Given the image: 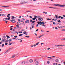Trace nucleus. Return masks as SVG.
Listing matches in <instances>:
<instances>
[{
    "label": "nucleus",
    "instance_id": "obj_33",
    "mask_svg": "<svg viewBox=\"0 0 65 65\" xmlns=\"http://www.w3.org/2000/svg\"><path fill=\"white\" fill-rule=\"evenodd\" d=\"M35 22H36L35 21H32V23H35Z\"/></svg>",
    "mask_w": 65,
    "mask_h": 65
},
{
    "label": "nucleus",
    "instance_id": "obj_3",
    "mask_svg": "<svg viewBox=\"0 0 65 65\" xmlns=\"http://www.w3.org/2000/svg\"><path fill=\"white\" fill-rule=\"evenodd\" d=\"M10 21H11V22H12V23H15L16 22V21L14 20V19H12V20H10Z\"/></svg>",
    "mask_w": 65,
    "mask_h": 65
},
{
    "label": "nucleus",
    "instance_id": "obj_24",
    "mask_svg": "<svg viewBox=\"0 0 65 65\" xmlns=\"http://www.w3.org/2000/svg\"><path fill=\"white\" fill-rule=\"evenodd\" d=\"M22 24L23 26H25V23L24 22H23Z\"/></svg>",
    "mask_w": 65,
    "mask_h": 65
},
{
    "label": "nucleus",
    "instance_id": "obj_1",
    "mask_svg": "<svg viewBox=\"0 0 65 65\" xmlns=\"http://www.w3.org/2000/svg\"><path fill=\"white\" fill-rule=\"evenodd\" d=\"M11 33L12 34H15L16 33V31L15 30V29H13L12 31H11Z\"/></svg>",
    "mask_w": 65,
    "mask_h": 65
},
{
    "label": "nucleus",
    "instance_id": "obj_12",
    "mask_svg": "<svg viewBox=\"0 0 65 65\" xmlns=\"http://www.w3.org/2000/svg\"><path fill=\"white\" fill-rule=\"evenodd\" d=\"M36 65H38V61H36Z\"/></svg>",
    "mask_w": 65,
    "mask_h": 65
},
{
    "label": "nucleus",
    "instance_id": "obj_4",
    "mask_svg": "<svg viewBox=\"0 0 65 65\" xmlns=\"http://www.w3.org/2000/svg\"><path fill=\"white\" fill-rule=\"evenodd\" d=\"M44 35H43V34L42 35H40V36H39V37H37L36 38H37V39H38V38H40V37H42L43 36H44Z\"/></svg>",
    "mask_w": 65,
    "mask_h": 65
},
{
    "label": "nucleus",
    "instance_id": "obj_17",
    "mask_svg": "<svg viewBox=\"0 0 65 65\" xmlns=\"http://www.w3.org/2000/svg\"><path fill=\"white\" fill-rule=\"evenodd\" d=\"M52 8H53V9H57L58 8H56V7H53Z\"/></svg>",
    "mask_w": 65,
    "mask_h": 65
},
{
    "label": "nucleus",
    "instance_id": "obj_62",
    "mask_svg": "<svg viewBox=\"0 0 65 65\" xmlns=\"http://www.w3.org/2000/svg\"><path fill=\"white\" fill-rule=\"evenodd\" d=\"M52 61H54V59H52Z\"/></svg>",
    "mask_w": 65,
    "mask_h": 65
},
{
    "label": "nucleus",
    "instance_id": "obj_57",
    "mask_svg": "<svg viewBox=\"0 0 65 65\" xmlns=\"http://www.w3.org/2000/svg\"><path fill=\"white\" fill-rule=\"evenodd\" d=\"M55 29H56L57 30H58V29L57 28V27H56L55 28Z\"/></svg>",
    "mask_w": 65,
    "mask_h": 65
},
{
    "label": "nucleus",
    "instance_id": "obj_29",
    "mask_svg": "<svg viewBox=\"0 0 65 65\" xmlns=\"http://www.w3.org/2000/svg\"><path fill=\"white\" fill-rule=\"evenodd\" d=\"M23 34H26V31H24L23 32Z\"/></svg>",
    "mask_w": 65,
    "mask_h": 65
},
{
    "label": "nucleus",
    "instance_id": "obj_46",
    "mask_svg": "<svg viewBox=\"0 0 65 65\" xmlns=\"http://www.w3.org/2000/svg\"><path fill=\"white\" fill-rule=\"evenodd\" d=\"M63 28V26H61L60 27V29H61V28Z\"/></svg>",
    "mask_w": 65,
    "mask_h": 65
},
{
    "label": "nucleus",
    "instance_id": "obj_5",
    "mask_svg": "<svg viewBox=\"0 0 65 65\" xmlns=\"http://www.w3.org/2000/svg\"><path fill=\"white\" fill-rule=\"evenodd\" d=\"M6 39H3L1 41V42H4L5 41H6Z\"/></svg>",
    "mask_w": 65,
    "mask_h": 65
},
{
    "label": "nucleus",
    "instance_id": "obj_18",
    "mask_svg": "<svg viewBox=\"0 0 65 65\" xmlns=\"http://www.w3.org/2000/svg\"><path fill=\"white\" fill-rule=\"evenodd\" d=\"M63 5H59V6L60 7H63Z\"/></svg>",
    "mask_w": 65,
    "mask_h": 65
},
{
    "label": "nucleus",
    "instance_id": "obj_61",
    "mask_svg": "<svg viewBox=\"0 0 65 65\" xmlns=\"http://www.w3.org/2000/svg\"><path fill=\"white\" fill-rule=\"evenodd\" d=\"M22 41H23V40H21V41H20V42H22Z\"/></svg>",
    "mask_w": 65,
    "mask_h": 65
},
{
    "label": "nucleus",
    "instance_id": "obj_51",
    "mask_svg": "<svg viewBox=\"0 0 65 65\" xmlns=\"http://www.w3.org/2000/svg\"><path fill=\"white\" fill-rule=\"evenodd\" d=\"M55 25H57L58 24V23L57 22H56L55 23Z\"/></svg>",
    "mask_w": 65,
    "mask_h": 65
},
{
    "label": "nucleus",
    "instance_id": "obj_63",
    "mask_svg": "<svg viewBox=\"0 0 65 65\" xmlns=\"http://www.w3.org/2000/svg\"><path fill=\"white\" fill-rule=\"evenodd\" d=\"M8 22V21H6V24H7V22Z\"/></svg>",
    "mask_w": 65,
    "mask_h": 65
},
{
    "label": "nucleus",
    "instance_id": "obj_64",
    "mask_svg": "<svg viewBox=\"0 0 65 65\" xmlns=\"http://www.w3.org/2000/svg\"><path fill=\"white\" fill-rule=\"evenodd\" d=\"M62 40H65V38L62 39Z\"/></svg>",
    "mask_w": 65,
    "mask_h": 65
},
{
    "label": "nucleus",
    "instance_id": "obj_9",
    "mask_svg": "<svg viewBox=\"0 0 65 65\" xmlns=\"http://www.w3.org/2000/svg\"><path fill=\"white\" fill-rule=\"evenodd\" d=\"M59 5H60L59 4H56L54 5L56 6H59Z\"/></svg>",
    "mask_w": 65,
    "mask_h": 65
},
{
    "label": "nucleus",
    "instance_id": "obj_54",
    "mask_svg": "<svg viewBox=\"0 0 65 65\" xmlns=\"http://www.w3.org/2000/svg\"><path fill=\"white\" fill-rule=\"evenodd\" d=\"M33 46H34V47L36 46V44H35L33 45Z\"/></svg>",
    "mask_w": 65,
    "mask_h": 65
},
{
    "label": "nucleus",
    "instance_id": "obj_43",
    "mask_svg": "<svg viewBox=\"0 0 65 65\" xmlns=\"http://www.w3.org/2000/svg\"><path fill=\"white\" fill-rule=\"evenodd\" d=\"M10 18H8L7 19V20H10Z\"/></svg>",
    "mask_w": 65,
    "mask_h": 65
},
{
    "label": "nucleus",
    "instance_id": "obj_10",
    "mask_svg": "<svg viewBox=\"0 0 65 65\" xmlns=\"http://www.w3.org/2000/svg\"><path fill=\"white\" fill-rule=\"evenodd\" d=\"M55 61L56 62H59V60H58V59H56L55 60Z\"/></svg>",
    "mask_w": 65,
    "mask_h": 65
},
{
    "label": "nucleus",
    "instance_id": "obj_40",
    "mask_svg": "<svg viewBox=\"0 0 65 65\" xmlns=\"http://www.w3.org/2000/svg\"><path fill=\"white\" fill-rule=\"evenodd\" d=\"M7 17H8V18H10V17L8 15H7Z\"/></svg>",
    "mask_w": 65,
    "mask_h": 65
},
{
    "label": "nucleus",
    "instance_id": "obj_23",
    "mask_svg": "<svg viewBox=\"0 0 65 65\" xmlns=\"http://www.w3.org/2000/svg\"><path fill=\"white\" fill-rule=\"evenodd\" d=\"M3 21H7V20H6L5 18L3 20Z\"/></svg>",
    "mask_w": 65,
    "mask_h": 65
},
{
    "label": "nucleus",
    "instance_id": "obj_49",
    "mask_svg": "<svg viewBox=\"0 0 65 65\" xmlns=\"http://www.w3.org/2000/svg\"><path fill=\"white\" fill-rule=\"evenodd\" d=\"M14 16H12V19H14Z\"/></svg>",
    "mask_w": 65,
    "mask_h": 65
},
{
    "label": "nucleus",
    "instance_id": "obj_30",
    "mask_svg": "<svg viewBox=\"0 0 65 65\" xmlns=\"http://www.w3.org/2000/svg\"><path fill=\"white\" fill-rule=\"evenodd\" d=\"M47 21L51 20V19H49V18H48L47 19Z\"/></svg>",
    "mask_w": 65,
    "mask_h": 65
},
{
    "label": "nucleus",
    "instance_id": "obj_48",
    "mask_svg": "<svg viewBox=\"0 0 65 65\" xmlns=\"http://www.w3.org/2000/svg\"><path fill=\"white\" fill-rule=\"evenodd\" d=\"M30 22H32V20H30Z\"/></svg>",
    "mask_w": 65,
    "mask_h": 65
},
{
    "label": "nucleus",
    "instance_id": "obj_25",
    "mask_svg": "<svg viewBox=\"0 0 65 65\" xmlns=\"http://www.w3.org/2000/svg\"><path fill=\"white\" fill-rule=\"evenodd\" d=\"M55 15L56 18H57V19H58V16L56 15Z\"/></svg>",
    "mask_w": 65,
    "mask_h": 65
},
{
    "label": "nucleus",
    "instance_id": "obj_19",
    "mask_svg": "<svg viewBox=\"0 0 65 65\" xmlns=\"http://www.w3.org/2000/svg\"><path fill=\"white\" fill-rule=\"evenodd\" d=\"M6 37H7V38H10V37H9V36L7 35H6Z\"/></svg>",
    "mask_w": 65,
    "mask_h": 65
},
{
    "label": "nucleus",
    "instance_id": "obj_8",
    "mask_svg": "<svg viewBox=\"0 0 65 65\" xmlns=\"http://www.w3.org/2000/svg\"><path fill=\"white\" fill-rule=\"evenodd\" d=\"M55 46H57V47H58L59 46H62V45H55Z\"/></svg>",
    "mask_w": 65,
    "mask_h": 65
},
{
    "label": "nucleus",
    "instance_id": "obj_35",
    "mask_svg": "<svg viewBox=\"0 0 65 65\" xmlns=\"http://www.w3.org/2000/svg\"><path fill=\"white\" fill-rule=\"evenodd\" d=\"M38 18H41V17H40V16H39V15H38Z\"/></svg>",
    "mask_w": 65,
    "mask_h": 65
},
{
    "label": "nucleus",
    "instance_id": "obj_58",
    "mask_svg": "<svg viewBox=\"0 0 65 65\" xmlns=\"http://www.w3.org/2000/svg\"><path fill=\"white\" fill-rule=\"evenodd\" d=\"M63 17H61V19H63Z\"/></svg>",
    "mask_w": 65,
    "mask_h": 65
},
{
    "label": "nucleus",
    "instance_id": "obj_6",
    "mask_svg": "<svg viewBox=\"0 0 65 65\" xmlns=\"http://www.w3.org/2000/svg\"><path fill=\"white\" fill-rule=\"evenodd\" d=\"M29 22H30L29 20H27L25 21V23H27V24H29Z\"/></svg>",
    "mask_w": 65,
    "mask_h": 65
},
{
    "label": "nucleus",
    "instance_id": "obj_13",
    "mask_svg": "<svg viewBox=\"0 0 65 65\" xmlns=\"http://www.w3.org/2000/svg\"><path fill=\"white\" fill-rule=\"evenodd\" d=\"M29 62L30 63H32V62H33V60L32 59H30L29 60Z\"/></svg>",
    "mask_w": 65,
    "mask_h": 65
},
{
    "label": "nucleus",
    "instance_id": "obj_22",
    "mask_svg": "<svg viewBox=\"0 0 65 65\" xmlns=\"http://www.w3.org/2000/svg\"><path fill=\"white\" fill-rule=\"evenodd\" d=\"M23 35V34H20L19 35V36H22V35Z\"/></svg>",
    "mask_w": 65,
    "mask_h": 65
},
{
    "label": "nucleus",
    "instance_id": "obj_28",
    "mask_svg": "<svg viewBox=\"0 0 65 65\" xmlns=\"http://www.w3.org/2000/svg\"><path fill=\"white\" fill-rule=\"evenodd\" d=\"M31 26H33V25H34V24L32 23L31 24Z\"/></svg>",
    "mask_w": 65,
    "mask_h": 65
},
{
    "label": "nucleus",
    "instance_id": "obj_45",
    "mask_svg": "<svg viewBox=\"0 0 65 65\" xmlns=\"http://www.w3.org/2000/svg\"><path fill=\"white\" fill-rule=\"evenodd\" d=\"M47 64H50V61H47Z\"/></svg>",
    "mask_w": 65,
    "mask_h": 65
},
{
    "label": "nucleus",
    "instance_id": "obj_14",
    "mask_svg": "<svg viewBox=\"0 0 65 65\" xmlns=\"http://www.w3.org/2000/svg\"><path fill=\"white\" fill-rule=\"evenodd\" d=\"M25 37L27 38H29L30 37V36H25Z\"/></svg>",
    "mask_w": 65,
    "mask_h": 65
},
{
    "label": "nucleus",
    "instance_id": "obj_41",
    "mask_svg": "<svg viewBox=\"0 0 65 65\" xmlns=\"http://www.w3.org/2000/svg\"><path fill=\"white\" fill-rule=\"evenodd\" d=\"M25 62L23 61L22 62V64H25Z\"/></svg>",
    "mask_w": 65,
    "mask_h": 65
},
{
    "label": "nucleus",
    "instance_id": "obj_39",
    "mask_svg": "<svg viewBox=\"0 0 65 65\" xmlns=\"http://www.w3.org/2000/svg\"><path fill=\"white\" fill-rule=\"evenodd\" d=\"M61 31H65V29H62Z\"/></svg>",
    "mask_w": 65,
    "mask_h": 65
},
{
    "label": "nucleus",
    "instance_id": "obj_52",
    "mask_svg": "<svg viewBox=\"0 0 65 65\" xmlns=\"http://www.w3.org/2000/svg\"><path fill=\"white\" fill-rule=\"evenodd\" d=\"M61 17L60 16H59L58 17L59 19H60L61 18Z\"/></svg>",
    "mask_w": 65,
    "mask_h": 65
},
{
    "label": "nucleus",
    "instance_id": "obj_44",
    "mask_svg": "<svg viewBox=\"0 0 65 65\" xmlns=\"http://www.w3.org/2000/svg\"><path fill=\"white\" fill-rule=\"evenodd\" d=\"M32 28H34V25H32V26L31 27Z\"/></svg>",
    "mask_w": 65,
    "mask_h": 65
},
{
    "label": "nucleus",
    "instance_id": "obj_15",
    "mask_svg": "<svg viewBox=\"0 0 65 65\" xmlns=\"http://www.w3.org/2000/svg\"><path fill=\"white\" fill-rule=\"evenodd\" d=\"M36 19V18H32V19L33 20H35V19Z\"/></svg>",
    "mask_w": 65,
    "mask_h": 65
},
{
    "label": "nucleus",
    "instance_id": "obj_20",
    "mask_svg": "<svg viewBox=\"0 0 65 65\" xmlns=\"http://www.w3.org/2000/svg\"><path fill=\"white\" fill-rule=\"evenodd\" d=\"M16 26L17 27H18V28H19V25L18 24Z\"/></svg>",
    "mask_w": 65,
    "mask_h": 65
},
{
    "label": "nucleus",
    "instance_id": "obj_11",
    "mask_svg": "<svg viewBox=\"0 0 65 65\" xmlns=\"http://www.w3.org/2000/svg\"><path fill=\"white\" fill-rule=\"evenodd\" d=\"M17 24L19 25H21L22 24V23L19 22H17Z\"/></svg>",
    "mask_w": 65,
    "mask_h": 65
},
{
    "label": "nucleus",
    "instance_id": "obj_59",
    "mask_svg": "<svg viewBox=\"0 0 65 65\" xmlns=\"http://www.w3.org/2000/svg\"><path fill=\"white\" fill-rule=\"evenodd\" d=\"M53 24H54V25H55V22H54L53 23Z\"/></svg>",
    "mask_w": 65,
    "mask_h": 65
},
{
    "label": "nucleus",
    "instance_id": "obj_16",
    "mask_svg": "<svg viewBox=\"0 0 65 65\" xmlns=\"http://www.w3.org/2000/svg\"><path fill=\"white\" fill-rule=\"evenodd\" d=\"M39 43V42H38V43H36V45H38Z\"/></svg>",
    "mask_w": 65,
    "mask_h": 65
},
{
    "label": "nucleus",
    "instance_id": "obj_42",
    "mask_svg": "<svg viewBox=\"0 0 65 65\" xmlns=\"http://www.w3.org/2000/svg\"><path fill=\"white\" fill-rule=\"evenodd\" d=\"M12 44V43H10L9 44V45H11Z\"/></svg>",
    "mask_w": 65,
    "mask_h": 65
},
{
    "label": "nucleus",
    "instance_id": "obj_37",
    "mask_svg": "<svg viewBox=\"0 0 65 65\" xmlns=\"http://www.w3.org/2000/svg\"><path fill=\"white\" fill-rule=\"evenodd\" d=\"M29 18L30 19H32V17L31 16H29Z\"/></svg>",
    "mask_w": 65,
    "mask_h": 65
},
{
    "label": "nucleus",
    "instance_id": "obj_56",
    "mask_svg": "<svg viewBox=\"0 0 65 65\" xmlns=\"http://www.w3.org/2000/svg\"><path fill=\"white\" fill-rule=\"evenodd\" d=\"M24 30H25L24 29H22L21 30V31H24Z\"/></svg>",
    "mask_w": 65,
    "mask_h": 65
},
{
    "label": "nucleus",
    "instance_id": "obj_21",
    "mask_svg": "<svg viewBox=\"0 0 65 65\" xmlns=\"http://www.w3.org/2000/svg\"><path fill=\"white\" fill-rule=\"evenodd\" d=\"M43 12V13H45V14H47V12Z\"/></svg>",
    "mask_w": 65,
    "mask_h": 65
},
{
    "label": "nucleus",
    "instance_id": "obj_36",
    "mask_svg": "<svg viewBox=\"0 0 65 65\" xmlns=\"http://www.w3.org/2000/svg\"><path fill=\"white\" fill-rule=\"evenodd\" d=\"M17 37H18V36H14V37H15V38H17Z\"/></svg>",
    "mask_w": 65,
    "mask_h": 65
},
{
    "label": "nucleus",
    "instance_id": "obj_55",
    "mask_svg": "<svg viewBox=\"0 0 65 65\" xmlns=\"http://www.w3.org/2000/svg\"><path fill=\"white\" fill-rule=\"evenodd\" d=\"M12 29H13L12 28H11L10 29V30H11V31H12Z\"/></svg>",
    "mask_w": 65,
    "mask_h": 65
},
{
    "label": "nucleus",
    "instance_id": "obj_47",
    "mask_svg": "<svg viewBox=\"0 0 65 65\" xmlns=\"http://www.w3.org/2000/svg\"><path fill=\"white\" fill-rule=\"evenodd\" d=\"M2 16H3V17H4V16H5V15H4V14H2Z\"/></svg>",
    "mask_w": 65,
    "mask_h": 65
},
{
    "label": "nucleus",
    "instance_id": "obj_53",
    "mask_svg": "<svg viewBox=\"0 0 65 65\" xmlns=\"http://www.w3.org/2000/svg\"><path fill=\"white\" fill-rule=\"evenodd\" d=\"M8 42V40H6V41L5 42Z\"/></svg>",
    "mask_w": 65,
    "mask_h": 65
},
{
    "label": "nucleus",
    "instance_id": "obj_7",
    "mask_svg": "<svg viewBox=\"0 0 65 65\" xmlns=\"http://www.w3.org/2000/svg\"><path fill=\"white\" fill-rule=\"evenodd\" d=\"M38 20L40 21H42L43 20V19H42V18H39L38 19Z\"/></svg>",
    "mask_w": 65,
    "mask_h": 65
},
{
    "label": "nucleus",
    "instance_id": "obj_60",
    "mask_svg": "<svg viewBox=\"0 0 65 65\" xmlns=\"http://www.w3.org/2000/svg\"><path fill=\"white\" fill-rule=\"evenodd\" d=\"M58 22L59 23H61V21H60V20H59Z\"/></svg>",
    "mask_w": 65,
    "mask_h": 65
},
{
    "label": "nucleus",
    "instance_id": "obj_50",
    "mask_svg": "<svg viewBox=\"0 0 65 65\" xmlns=\"http://www.w3.org/2000/svg\"><path fill=\"white\" fill-rule=\"evenodd\" d=\"M7 44H8V43H5V45H7Z\"/></svg>",
    "mask_w": 65,
    "mask_h": 65
},
{
    "label": "nucleus",
    "instance_id": "obj_2",
    "mask_svg": "<svg viewBox=\"0 0 65 65\" xmlns=\"http://www.w3.org/2000/svg\"><path fill=\"white\" fill-rule=\"evenodd\" d=\"M38 24V25H41L43 24V22H41V21H40L39 22H37Z\"/></svg>",
    "mask_w": 65,
    "mask_h": 65
},
{
    "label": "nucleus",
    "instance_id": "obj_38",
    "mask_svg": "<svg viewBox=\"0 0 65 65\" xmlns=\"http://www.w3.org/2000/svg\"><path fill=\"white\" fill-rule=\"evenodd\" d=\"M48 58H49L50 59H53V58H52L51 57H48Z\"/></svg>",
    "mask_w": 65,
    "mask_h": 65
},
{
    "label": "nucleus",
    "instance_id": "obj_31",
    "mask_svg": "<svg viewBox=\"0 0 65 65\" xmlns=\"http://www.w3.org/2000/svg\"><path fill=\"white\" fill-rule=\"evenodd\" d=\"M4 45V44H2V47H3Z\"/></svg>",
    "mask_w": 65,
    "mask_h": 65
},
{
    "label": "nucleus",
    "instance_id": "obj_34",
    "mask_svg": "<svg viewBox=\"0 0 65 65\" xmlns=\"http://www.w3.org/2000/svg\"><path fill=\"white\" fill-rule=\"evenodd\" d=\"M42 26H44V27H45V25H44V24H42Z\"/></svg>",
    "mask_w": 65,
    "mask_h": 65
},
{
    "label": "nucleus",
    "instance_id": "obj_27",
    "mask_svg": "<svg viewBox=\"0 0 65 65\" xmlns=\"http://www.w3.org/2000/svg\"><path fill=\"white\" fill-rule=\"evenodd\" d=\"M12 40L10 39L9 40H8V41H11Z\"/></svg>",
    "mask_w": 65,
    "mask_h": 65
},
{
    "label": "nucleus",
    "instance_id": "obj_26",
    "mask_svg": "<svg viewBox=\"0 0 65 65\" xmlns=\"http://www.w3.org/2000/svg\"><path fill=\"white\" fill-rule=\"evenodd\" d=\"M15 57V56L14 55H12V58H14Z\"/></svg>",
    "mask_w": 65,
    "mask_h": 65
},
{
    "label": "nucleus",
    "instance_id": "obj_32",
    "mask_svg": "<svg viewBox=\"0 0 65 65\" xmlns=\"http://www.w3.org/2000/svg\"><path fill=\"white\" fill-rule=\"evenodd\" d=\"M65 46V45L63 44V45H61V46Z\"/></svg>",
    "mask_w": 65,
    "mask_h": 65
}]
</instances>
